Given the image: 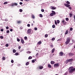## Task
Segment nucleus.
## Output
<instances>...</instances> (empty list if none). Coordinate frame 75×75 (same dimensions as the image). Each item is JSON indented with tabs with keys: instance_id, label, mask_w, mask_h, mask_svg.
I'll list each match as a JSON object with an SVG mask.
<instances>
[{
	"instance_id": "obj_1",
	"label": "nucleus",
	"mask_w": 75,
	"mask_h": 75,
	"mask_svg": "<svg viewBox=\"0 0 75 75\" xmlns=\"http://www.w3.org/2000/svg\"><path fill=\"white\" fill-rule=\"evenodd\" d=\"M69 73L72 74L75 71V68H74L73 67H70L69 69Z\"/></svg>"
},
{
	"instance_id": "obj_2",
	"label": "nucleus",
	"mask_w": 75,
	"mask_h": 75,
	"mask_svg": "<svg viewBox=\"0 0 75 75\" xmlns=\"http://www.w3.org/2000/svg\"><path fill=\"white\" fill-rule=\"evenodd\" d=\"M70 42V38H68L67 39V41L65 42V43L66 45H67L68 44H69Z\"/></svg>"
},
{
	"instance_id": "obj_3",
	"label": "nucleus",
	"mask_w": 75,
	"mask_h": 75,
	"mask_svg": "<svg viewBox=\"0 0 75 75\" xmlns=\"http://www.w3.org/2000/svg\"><path fill=\"white\" fill-rule=\"evenodd\" d=\"M31 29H28L27 31V34H32L31 32Z\"/></svg>"
},
{
	"instance_id": "obj_4",
	"label": "nucleus",
	"mask_w": 75,
	"mask_h": 75,
	"mask_svg": "<svg viewBox=\"0 0 75 75\" xmlns=\"http://www.w3.org/2000/svg\"><path fill=\"white\" fill-rule=\"evenodd\" d=\"M64 4V6H66V7H68L70 6V5H69L68 4Z\"/></svg>"
},
{
	"instance_id": "obj_5",
	"label": "nucleus",
	"mask_w": 75,
	"mask_h": 75,
	"mask_svg": "<svg viewBox=\"0 0 75 75\" xmlns=\"http://www.w3.org/2000/svg\"><path fill=\"white\" fill-rule=\"evenodd\" d=\"M62 22L63 23V24H64L65 25L67 24V22L64 20H62Z\"/></svg>"
},
{
	"instance_id": "obj_6",
	"label": "nucleus",
	"mask_w": 75,
	"mask_h": 75,
	"mask_svg": "<svg viewBox=\"0 0 75 75\" xmlns=\"http://www.w3.org/2000/svg\"><path fill=\"white\" fill-rule=\"evenodd\" d=\"M64 55V53L62 52H61L59 53V55L60 56H62Z\"/></svg>"
},
{
	"instance_id": "obj_7",
	"label": "nucleus",
	"mask_w": 75,
	"mask_h": 75,
	"mask_svg": "<svg viewBox=\"0 0 75 75\" xmlns=\"http://www.w3.org/2000/svg\"><path fill=\"white\" fill-rule=\"evenodd\" d=\"M69 56H73V55H74V54L72 53H69Z\"/></svg>"
},
{
	"instance_id": "obj_8",
	"label": "nucleus",
	"mask_w": 75,
	"mask_h": 75,
	"mask_svg": "<svg viewBox=\"0 0 75 75\" xmlns=\"http://www.w3.org/2000/svg\"><path fill=\"white\" fill-rule=\"evenodd\" d=\"M69 62H72L74 61V59H69Z\"/></svg>"
},
{
	"instance_id": "obj_9",
	"label": "nucleus",
	"mask_w": 75,
	"mask_h": 75,
	"mask_svg": "<svg viewBox=\"0 0 75 75\" xmlns=\"http://www.w3.org/2000/svg\"><path fill=\"white\" fill-rule=\"evenodd\" d=\"M59 64L58 63L55 64L54 65V67H59Z\"/></svg>"
},
{
	"instance_id": "obj_10",
	"label": "nucleus",
	"mask_w": 75,
	"mask_h": 75,
	"mask_svg": "<svg viewBox=\"0 0 75 75\" xmlns=\"http://www.w3.org/2000/svg\"><path fill=\"white\" fill-rule=\"evenodd\" d=\"M41 43H42V42H41V41H40L38 42L37 44H38V45H40V44H41Z\"/></svg>"
},
{
	"instance_id": "obj_11",
	"label": "nucleus",
	"mask_w": 75,
	"mask_h": 75,
	"mask_svg": "<svg viewBox=\"0 0 75 75\" xmlns=\"http://www.w3.org/2000/svg\"><path fill=\"white\" fill-rule=\"evenodd\" d=\"M55 48H53V49L52 50V53H54V51H55Z\"/></svg>"
},
{
	"instance_id": "obj_12",
	"label": "nucleus",
	"mask_w": 75,
	"mask_h": 75,
	"mask_svg": "<svg viewBox=\"0 0 75 75\" xmlns=\"http://www.w3.org/2000/svg\"><path fill=\"white\" fill-rule=\"evenodd\" d=\"M51 7H52V10H55V9L56 8V7H54L51 6Z\"/></svg>"
},
{
	"instance_id": "obj_13",
	"label": "nucleus",
	"mask_w": 75,
	"mask_h": 75,
	"mask_svg": "<svg viewBox=\"0 0 75 75\" xmlns=\"http://www.w3.org/2000/svg\"><path fill=\"white\" fill-rule=\"evenodd\" d=\"M21 42L22 44H24V41L23 39H21Z\"/></svg>"
},
{
	"instance_id": "obj_14",
	"label": "nucleus",
	"mask_w": 75,
	"mask_h": 75,
	"mask_svg": "<svg viewBox=\"0 0 75 75\" xmlns=\"http://www.w3.org/2000/svg\"><path fill=\"white\" fill-rule=\"evenodd\" d=\"M51 64H55V62L53 61H52L51 62Z\"/></svg>"
},
{
	"instance_id": "obj_15",
	"label": "nucleus",
	"mask_w": 75,
	"mask_h": 75,
	"mask_svg": "<svg viewBox=\"0 0 75 75\" xmlns=\"http://www.w3.org/2000/svg\"><path fill=\"white\" fill-rule=\"evenodd\" d=\"M52 13L54 15H55V14H56L55 12L54 11H52Z\"/></svg>"
},
{
	"instance_id": "obj_16",
	"label": "nucleus",
	"mask_w": 75,
	"mask_h": 75,
	"mask_svg": "<svg viewBox=\"0 0 75 75\" xmlns=\"http://www.w3.org/2000/svg\"><path fill=\"white\" fill-rule=\"evenodd\" d=\"M48 66L49 67V68H51V65H50V64H48Z\"/></svg>"
},
{
	"instance_id": "obj_17",
	"label": "nucleus",
	"mask_w": 75,
	"mask_h": 75,
	"mask_svg": "<svg viewBox=\"0 0 75 75\" xmlns=\"http://www.w3.org/2000/svg\"><path fill=\"white\" fill-rule=\"evenodd\" d=\"M39 68L40 69H42L43 68V67L42 66H40L39 67Z\"/></svg>"
},
{
	"instance_id": "obj_18",
	"label": "nucleus",
	"mask_w": 75,
	"mask_h": 75,
	"mask_svg": "<svg viewBox=\"0 0 75 75\" xmlns=\"http://www.w3.org/2000/svg\"><path fill=\"white\" fill-rule=\"evenodd\" d=\"M69 62V59H67L66 60V62L67 64H68Z\"/></svg>"
},
{
	"instance_id": "obj_19",
	"label": "nucleus",
	"mask_w": 75,
	"mask_h": 75,
	"mask_svg": "<svg viewBox=\"0 0 75 75\" xmlns=\"http://www.w3.org/2000/svg\"><path fill=\"white\" fill-rule=\"evenodd\" d=\"M68 30H67L66 33H65V34L66 35H67V34H68Z\"/></svg>"
},
{
	"instance_id": "obj_20",
	"label": "nucleus",
	"mask_w": 75,
	"mask_h": 75,
	"mask_svg": "<svg viewBox=\"0 0 75 75\" xmlns=\"http://www.w3.org/2000/svg\"><path fill=\"white\" fill-rule=\"evenodd\" d=\"M69 16L70 17H72V13H70Z\"/></svg>"
},
{
	"instance_id": "obj_21",
	"label": "nucleus",
	"mask_w": 75,
	"mask_h": 75,
	"mask_svg": "<svg viewBox=\"0 0 75 75\" xmlns=\"http://www.w3.org/2000/svg\"><path fill=\"white\" fill-rule=\"evenodd\" d=\"M32 17L33 18H35V16H34V15H32Z\"/></svg>"
},
{
	"instance_id": "obj_22",
	"label": "nucleus",
	"mask_w": 75,
	"mask_h": 75,
	"mask_svg": "<svg viewBox=\"0 0 75 75\" xmlns=\"http://www.w3.org/2000/svg\"><path fill=\"white\" fill-rule=\"evenodd\" d=\"M28 59H32V57L31 56H30L28 58Z\"/></svg>"
},
{
	"instance_id": "obj_23",
	"label": "nucleus",
	"mask_w": 75,
	"mask_h": 75,
	"mask_svg": "<svg viewBox=\"0 0 75 75\" xmlns=\"http://www.w3.org/2000/svg\"><path fill=\"white\" fill-rule=\"evenodd\" d=\"M16 52V50H13V53H15Z\"/></svg>"
},
{
	"instance_id": "obj_24",
	"label": "nucleus",
	"mask_w": 75,
	"mask_h": 75,
	"mask_svg": "<svg viewBox=\"0 0 75 75\" xmlns=\"http://www.w3.org/2000/svg\"><path fill=\"white\" fill-rule=\"evenodd\" d=\"M8 2H4V4H8Z\"/></svg>"
},
{
	"instance_id": "obj_25",
	"label": "nucleus",
	"mask_w": 75,
	"mask_h": 75,
	"mask_svg": "<svg viewBox=\"0 0 75 75\" xmlns=\"http://www.w3.org/2000/svg\"><path fill=\"white\" fill-rule=\"evenodd\" d=\"M29 64V62H28L26 63V65H28Z\"/></svg>"
},
{
	"instance_id": "obj_26",
	"label": "nucleus",
	"mask_w": 75,
	"mask_h": 75,
	"mask_svg": "<svg viewBox=\"0 0 75 75\" xmlns=\"http://www.w3.org/2000/svg\"><path fill=\"white\" fill-rule=\"evenodd\" d=\"M14 6H17V5H18V4L17 3H14Z\"/></svg>"
},
{
	"instance_id": "obj_27",
	"label": "nucleus",
	"mask_w": 75,
	"mask_h": 75,
	"mask_svg": "<svg viewBox=\"0 0 75 75\" xmlns=\"http://www.w3.org/2000/svg\"><path fill=\"white\" fill-rule=\"evenodd\" d=\"M52 27L53 28H55V25H53L52 26Z\"/></svg>"
},
{
	"instance_id": "obj_28",
	"label": "nucleus",
	"mask_w": 75,
	"mask_h": 75,
	"mask_svg": "<svg viewBox=\"0 0 75 75\" xmlns=\"http://www.w3.org/2000/svg\"><path fill=\"white\" fill-rule=\"evenodd\" d=\"M66 3H67V4H70V2H69V1H67L66 2Z\"/></svg>"
},
{
	"instance_id": "obj_29",
	"label": "nucleus",
	"mask_w": 75,
	"mask_h": 75,
	"mask_svg": "<svg viewBox=\"0 0 75 75\" xmlns=\"http://www.w3.org/2000/svg\"><path fill=\"white\" fill-rule=\"evenodd\" d=\"M40 17H43L42 15L41 14H40Z\"/></svg>"
},
{
	"instance_id": "obj_30",
	"label": "nucleus",
	"mask_w": 75,
	"mask_h": 75,
	"mask_svg": "<svg viewBox=\"0 0 75 75\" xmlns=\"http://www.w3.org/2000/svg\"><path fill=\"white\" fill-rule=\"evenodd\" d=\"M50 15L51 16H54V14L52 13H51L50 14Z\"/></svg>"
},
{
	"instance_id": "obj_31",
	"label": "nucleus",
	"mask_w": 75,
	"mask_h": 75,
	"mask_svg": "<svg viewBox=\"0 0 75 75\" xmlns=\"http://www.w3.org/2000/svg\"><path fill=\"white\" fill-rule=\"evenodd\" d=\"M45 37H46V38H47V37H48V35H47V34L45 35Z\"/></svg>"
},
{
	"instance_id": "obj_32",
	"label": "nucleus",
	"mask_w": 75,
	"mask_h": 75,
	"mask_svg": "<svg viewBox=\"0 0 75 75\" xmlns=\"http://www.w3.org/2000/svg\"><path fill=\"white\" fill-rule=\"evenodd\" d=\"M52 41H54V40H55V38H53L52 39Z\"/></svg>"
},
{
	"instance_id": "obj_33",
	"label": "nucleus",
	"mask_w": 75,
	"mask_h": 75,
	"mask_svg": "<svg viewBox=\"0 0 75 75\" xmlns=\"http://www.w3.org/2000/svg\"><path fill=\"white\" fill-rule=\"evenodd\" d=\"M57 22L58 24H59V20H57Z\"/></svg>"
},
{
	"instance_id": "obj_34",
	"label": "nucleus",
	"mask_w": 75,
	"mask_h": 75,
	"mask_svg": "<svg viewBox=\"0 0 75 75\" xmlns=\"http://www.w3.org/2000/svg\"><path fill=\"white\" fill-rule=\"evenodd\" d=\"M15 55H18V53H16L15 54Z\"/></svg>"
},
{
	"instance_id": "obj_35",
	"label": "nucleus",
	"mask_w": 75,
	"mask_h": 75,
	"mask_svg": "<svg viewBox=\"0 0 75 75\" xmlns=\"http://www.w3.org/2000/svg\"><path fill=\"white\" fill-rule=\"evenodd\" d=\"M0 38H1V39H3V36H1L0 37Z\"/></svg>"
},
{
	"instance_id": "obj_36",
	"label": "nucleus",
	"mask_w": 75,
	"mask_h": 75,
	"mask_svg": "<svg viewBox=\"0 0 75 75\" xmlns=\"http://www.w3.org/2000/svg\"><path fill=\"white\" fill-rule=\"evenodd\" d=\"M70 31H72V30H73V28H71L70 29Z\"/></svg>"
},
{
	"instance_id": "obj_37",
	"label": "nucleus",
	"mask_w": 75,
	"mask_h": 75,
	"mask_svg": "<svg viewBox=\"0 0 75 75\" xmlns=\"http://www.w3.org/2000/svg\"><path fill=\"white\" fill-rule=\"evenodd\" d=\"M69 20L68 18H66V21H68Z\"/></svg>"
},
{
	"instance_id": "obj_38",
	"label": "nucleus",
	"mask_w": 75,
	"mask_h": 75,
	"mask_svg": "<svg viewBox=\"0 0 75 75\" xmlns=\"http://www.w3.org/2000/svg\"><path fill=\"white\" fill-rule=\"evenodd\" d=\"M2 59H3V60H5V59H6V58H5V57H3L2 58Z\"/></svg>"
},
{
	"instance_id": "obj_39",
	"label": "nucleus",
	"mask_w": 75,
	"mask_h": 75,
	"mask_svg": "<svg viewBox=\"0 0 75 75\" xmlns=\"http://www.w3.org/2000/svg\"><path fill=\"white\" fill-rule=\"evenodd\" d=\"M27 52V53H28V54H30V53H31V52H30V51L27 52Z\"/></svg>"
},
{
	"instance_id": "obj_40",
	"label": "nucleus",
	"mask_w": 75,
	"mask_h": 75,
	"mask_svg": "<svg viewBox=\"0 0 75 75\" xmlns=\"http://www.w3.org/2000/svg\"><path fill=\"white\" fill-rule=\"evenodd\" d=\"M19 11L20 12H22V11H23V10L21 9H20Z\"/></svg>"
},
{
	"instance_id": "obj_41",
	"label": "nucleus",
	"mask_w": 75,
	"mask_h": 75,
	"mask_svg": "<svg viewBox=\"0 0 75 75\" xmlns=\"http://www.w3.org/2000/svg\"><path fill=\"white\" fill-rule=\"evenodd\" d=\"M27 26H28V27H30V24H28V25H27Z\"/></svg>"
},
{
	"instance_id": "obj_42",
	"label": "nucleus",
	"mask_w": 75,
	"mask_h": 75,
	"mask_svg": "<svg viewBox=\"0 0 75 75\" xmlns=\"http://www.w3.org/2000/svg\"><path fill=\"white\" fill-rule=\"evenodd\" d=\"M17 41H18V42H19V41H20V40L19 39H17Z\"/></svg>"
},
{
	"instance_id": "obj_43",
	"label": "nucleus",
	"mask_w": 75,
	"mask_h": 75,
	"mask_svg": "<svg viewBox=\"0 0 75 75\" xmlns=\"http://www.w3.org/2000/svg\"><path fill=\"white\" fill-rule=\"evenodd\" d=\"M6 33H10V31L9 30H7L6 31Z\"/></svg>"
},
{
	"instance_id": "obj_44",
	"label": "nucleus",
	"mask_w": 75,
	"mask_h": 75,
	"mask_svg": "<svg viewBox=\"0 0 75 75\" xmlns=\"http://www.w3.org/2000/svg\"><path fill=\"white\" fill-rule=\"evenodd\" d=\"M24 39L26 40H27V37H25L24 38Z\"/></svg>"
},
{
	"instance_id": "obj_45",
	"label": "nucleus",
	"mask_w": 75,
	"mask_h": 75,
	"mask_svg": "<svg viewBox=\"0 0 75 75\" xmlns=\"http://www.w3.org/2000/svg\"><path fill=\"white\" fill-rule=\"evenodd\" d=\"M32 62H33V63H34V62H35V61H34V60H32Z\"/></svg>"
},
{
	"instance_id": "obj_46",
	"label": "nucleus",
	"mask_w": 75,
	"mask_h": 75,
	"mask_svg": "<svg viewBox=\"0 0 75 75\" xmlns=\"http://www.w3.org/2000/svg\"><path fill=\"white\" fill-rule=\"evenodd\" d=\"M34 30H35L36 31L37 30V28H34Z\"/></svg>"
},
{
	"instance_id": "obj_47",
	"label": "nucleus",
	"mask_w": 75,
	"mask_h": 75,
	"mask_svg": "<svg viewBox=\"0 0 75 75\" xmlns=\"http://www.w3.org/2000/svg\"><path fill=\"white\" fill-rule=\"evenodd\" d=\"M6 47H8V44H6Z\"/></svg>"
},
{
	"instance_id": "obj_48",
	"label": "nucleus",
	"mask_w": 75,
	"mask_h": 75,
	"mask_svg": "<svg viewBox=\"0 0 75 75\" xmlns=\"http://www.w3.org/2000/svg\"><path fill=\"white\" fill-rule=\"evenodd\" d=\"M41 11L42 12H44V10L43 9H42L41 10Z\"/></svg>"
},
{
	"instance_id": "obj_49",
	"label": "nucleus",
	"mask_w": 75,
	"mask_h": 75,
	"mask_svg": "<svg viewBox=\"0 0 75 75\" xmlns=\"http://www.w3.org/2000/svg\"><path fill=\"white\" fill-rule=\"evenodd\" d=\"M55 24L56 25L57 24V21H55Z\"/></svg>"
},
{
	"instance_id": "obj_50",
	"label": "nucleus",
	"mask_w": 75,
	"mask_h": 75,
	"mask_svg": "<svg viewBox=\"0 0 75 75\" xmlns=\"http://www.w3.org/2000/svg\"><path fill=\"white\" fill-rule=\"evenodd\" d=\"M6 29H7V30H8V28H9L7 26L6 27Z\"/></svg>"
},
{
	"instance_id": "obj_51",
	"label": "nucleus",
	"mask_w": 75,
	"mask_h": 75,
	"mask_svg": "<svg viewBox=\"0 0 75 75\" xmlns=\"http://www.w3.org/2000/svg\"><path fill=\"white\" fill-rule=\"evenodd\" d=\"M19 4L21 5L23 4V3L20 2Z\"/></svg>"
},
{
	"instance_id": "obj_52",
	"label": "nucleus",
	"mask_w": 75,
	"mask_h": 75,
	"mask_svg": "<svg viewBox=\"0 0 75 75\" xmlns=\"http://www.w3.org/2000/svg\"><path fill=\"white\" fill-rule=\"evenodd\" d=\"M12 6H14V4L13 3V4H12Z\"/></svg>"
},
{
	"instance_id": "obj_53",
	"label": "nucleus",
	"mask_w": 75,
	"mask_h": 75,
	"mask_svg": "<svg viewBox=\"0 0 75 75\" xmlns=\"http://www.w3.org/2000/svg\"><path fill=\"white\" fill-rule=\"evenodd\" d=\"M17 23H21V21H17Z\"/></svg>"
},
{
	"instance_id": "obj_54",
	"label": "nucleus",
	"mask_w": 75,
	"mask_h": 75,
	"mask_svg": "<svg viewBox=\"0 0 75 75\" xmlns=\"http://www.w3.org/2000/svg\"><path fill=\"white\" fill-rule=\"evenodd\" d=\"M18 48L19 49H20V48H21V46H19L18 47Z\"/></svg>"
},
{
	"instance_id": "obj_55",
	"label": "nucleus",
	"mask_w": 75,
	"mask_h": 75,
	"mask_svg": "<svg viewBox=\"0 0 75 75\" xmlns=\"http://www.w3.org/2000/svg\"><path fill=\"white\" fill-rule=\"evenodd\" d=\"M11 62H12V63H13V62H14V61H13V60H11Z\"/></svg>"
},
{
	"instance_id": "obj_56",
	"label": "nucleus",
	"mask_w": 75,
	"mask_h": 75,
	"mask_svg": "<svg viewBox=\"0 0 75 75\" xmlns=\"http://www.w3.org/2000/svg\"><path fill=\"white\" fill-rule=\"evenodd\" d=\"M50 47H53V45H50Z\"/></svg>"
},
{
	"instance_id": "obj_57",
	"label": "nucleus",
	"mask_w": 75,
	"mask_h": 75,
	"mask_svg": "<svg viewBox=\"0 0 75 75\" xmlns=\"http://www.w3.org/2000/svg\"><path fill=\"white\" fill-rule=\"evenodd\" d=\"M69 9H70V10H71V9H72V8H71V7H69Z\"/></svg>"
},
{
	"instance_id": "obj_58",
	"label": "nucleus",
	"mask_w": 75,
	"mask_h": 75,
	"mask_svg": "<svg viewBox=\"0 0 75 75\" xmlns=\"http://www.w3.org/2000/svg\"><path fill=\"white\" fill-rule=\"evenodd\" d=\"M10 31H13V29H11L10 30Z\"/></svg>"
},
{
	"instance_id": "obj_59",
	"label": "nucleus",
	"mask_w": 75,
	"mask_h": 75,
	"mask_svg": "<svg viewBox=\"0 0 75 75\" xmlns=\"http://www.w3.org/2000/svg\"><path fill=\"white\" fill-rule=\"evenodd\" d=\"M3 30H3V29H1V31H3Z\"/></svg>"
},
{
	"instance_id": "obj_60",
	"label": "nucleus",
	"mask_w": 75,
	"mask_h": 75,
	"mask_svg": "<svg viewBox=\"0 0 75 75\" xmlns=\"http://www.w3.org/2000/svg\"><path fill=\"white\" fill-rule=\"evenodd\" d=\"M72 42H74V40H72Z\"/></svg>"
},
{
	"instance_id": "obj_61",
	"label": "nucleus",
	"mask_w": 75,
	"mask_h": 75,
	"mask_svg": "<svg viewBox=\"0 0 75 75\" xmlns=\"http://www.w3.org/2000/svg\"><path fill=\"white\" fill-rule=\"evenodd\" d=\"M74 19L75 20V15L74 16Z\"/></svg>"
},
{
	"instance_id": "obj_62",
	"label": "nucleus",
	"mask_w": 75,
	"mask_h": 75,
	"mask_svg": "<svg viewBox=\"0 0 75 75\" xmlns=\"http://www.w3.org/2000/svg\"><path fill=\"white\" fill-rule=\"evenodd\" d=\"M23 29V28H21V29H20V30H22Z\"/></svg>"
},
{
	"instance_id": "obj_63",
	"label": "nucleus",
	"mask_w": 75,
	"mask_h": 75,
	"mask_svg": "<svg viewBox=\"0 0 75 75\" xmlns=\"http://www.w3.org/2000/svg\"><path fill=\"white\" fill-rule=\"evenodd\" d=\"M32 26H33V23L32 24Z\"/></svg>"
},
{
	"instance_id": "obj_64",
	"label": "nucleus",
	"mask_w": 75,
	"mask_h": 75,
	"mask_svg": "<svg viewBox=\"0 0 75 75\" xmlns=\"http://www.w3.org/2000/svg\"><path fill=\"white\" fill-rule=\"evenodd\" d=\"M25 1H28V0H25Z\"/></svg>"
}]
</instances>
